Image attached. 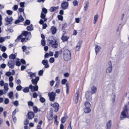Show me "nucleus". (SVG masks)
Wrapping results in <instances>:
<instances>
[{"mask_svg": "<svg viewBox=\"0 0 129 129\" xmlns=\"http://www.w3.org/2000/svg\"><path fill=\"white\" fill-rule=\"evenodd\" d=\"M88 91L93 94L96 93L97 91V88L95 86H92L90 87V90Z\"/></svg>", "mask_w": 129, "mask_h": 129, "instance_id": "nucleus-7", "label": "nucleus"}, {"mask_svg": "<svg viewBox=\"0 0 129 129\" xmlns=\"http://www.w3.org/2000/svg\"><path fill=\"white\" fill-rule=\"evenodd\" d=\"M50 105L53 107L54 109L55 112H57L59 109V105L56 102H55L53 103H51Z\"/></svg>", "mask_w": 129, "mask_h": 129, "instance_id": "nucleus-6", "label": "nucleus"}, {"mask_svg": "<svg viewBox=\"0 0 129 129\" xmlns=\"http://www.w3.org/2000/svg\"><path fill=\"white\" fill-rule=\"evenodd\" d=\"M47 10L45 8H43L42 10V12L44 13L45 14H46L47 13Z\"/></svg>", "mask_w": 129, "mask_h": 129, "instance_id": "nucleus-38", "label": "nucleus"}, {"mask_svg": "<svg viewBox=\"0 0 129 129\" xmlns=\"http://www.w3.org/2000/svg\"><path fill=\"white\" fill-rule=\"evenodd\" d=\"M41 44L43 46H44L45 44V40H42L41 41Z\"/></svg>", "mask_w": 129, "mask_h": 129, "instance_id": "nucleus-47", "label": "nucleus"}, {"mask_svg": "<svg viewBox=\"0 0 129 129\" xmlns=\"http://www.w3.org/2000/svg\"><path fill=\"white\" fill-rule=\"evenodd\" d=\"M7 48L6 47H5L4 46H2L1 47V50L3 52H5Z\"/></svg>", "mask_w": 129, "mask_h": 129, "instance_id": "nucleus-34", "label": "nucleus"}, {"mask_svg": "<svg viewBox=\"0 0 129 129\" xmlns=\"http://www.w3.org/2000/svg\"><path fill=\"white\" fill-rule=\"evenodd\" d=\"M68 3L66 2H63L61 4V7L62 9L64 10L67 9L68 6Z\"/></svg>", "mask_w": 129, "mask_h": 129, "instance_id": "nucleus-8", "label": "nucleus"}, {"mask_svg": "<svg viewBox=\"0 0 129 129\" xmlns=\"http://www.w3.org/2000/svg\"><path fill=\"white\" fill-rule=\"evenodd\" d=\"M14 63L13 61H12L11 63V64H10L9 66V67L11 68H14Z\"/></svg>", "mask_w": 129, "mask_h": 129, "instance_id": "nucleus-31", "label": "nucleus"}, {"mask_svg": "<svg viewBox=\"0 0 129 129\" xmlns=\"http://www.w3.org/2000/svg\"><path fill=\"white\" fill-rule=\"evenodd\" d=\"M13 92H10L9 94V96L10 98H11L13 96Z\"/></svg>", "mask_w": 129, "mask_h": 129, "instance_id": "nucleus-59", "label": "nucleus"}, {"mask_svg": "<svg viewBox=\"0 0 129 129\" xmlns=\"http://www.w3.org/2000/svg\"><path fill=\"white\" fill-rule=\"evenodd\" d=\"M47 116V118L49 120H52L53 118L52 113L51 112L48 114Z\"/></svg>", "mask_w": 129, "mask_h": 129, "instance_id": "nucleus-17", "label": "nucleus"}, {"mask_svg": "<svg viewBox=\"0 0 129 129\" xmlns=\"http://www.w3.org/2000/svg\"><path fill=\"white\" fill-rule=\"evenodd\" d=\"M16 55V53L11 54L9 56V58L10 59H14L15 58Z\"/></svg>", "mask_w": 129, "mask_h": 129, "instance_id": "nucleus-27", "label": "nucleus"}, {"mask_svg": "<svg viewBox=\"0 0 129 129\" xmlns=\"http://www.w3.org/2000/svg\"><path fill=\"white\" fill-rule=\"evenodd\" d=\"M55 61V59L53 57H51L49 60V61L50 63H53Z\"/></svg>", "mask_w": 129, "mask_h": 129, "instance_id": "nucleus-32", "label": "nucleus"}, {"mask_svg": "<svg viewBox=\"0 0 129 129\" xmlns=\"http://www.w3.org/2000/svg\"><path fill=\"white\" fill-rule=\"evenodd\" d=\"M2 56L4 58H6L7 57L8 55L6 53H4L3 54Z\"/></svg>", "mask_w": 129, "mask_h": 129, "instance_id": "nucleus-51", "label": "nucleus"}, {"mask_svg": "<svg viewBox=\"0 0 129 129\" xmlns=\"http://www.w3.org/2000/svg\"><path fill=\"white\" fill-rule=\"evenodd\" d=\"M5 38H3L2 37H0V43H2L5 41Z\"/></svg>", "mask_w": 129, "mask_h": 129, "instance_id": "nucleus-48", "label": "nucleus"}, {"mask_svg": "<svg viewBox=\"0 0 129 129\" xmlns=\"http://www.w3.org/2000/svg\"><path fill=\"white\" fill-rule=\"evenodd\" d=\"M51 31L52 34H54L56 33V29L55 27L52 26L51 28Z\"/></svg>", "mask_w": 129, "mask_h": 129, "instance_id": "nucleus-24", "label": "nucleus"}, {"mask_svg": "<svg viewBox=\"0 0 129 129\" xmlns=\"http://www.w3.org/2000/svg\"><path fill=\"white\" fill-rule=\"evenodd\" d=\"M16 65L18 66H19L21 65V63L19 61H17L16 62Z\"/></svg>", "mask_w": 129, "mask_h": 129, "instance_id": "nucleus-63", "label": "nucleus"}, {"mask_svg": "<svg viewBox=\"0 0 129 129\" xmlns=\"http://www.w3.org/2000/svg\"><path fill=\"white\" fill-rule=\"evenodd\" d=\"M43 71L42 70H40L39 72V76H41L43 74Z\"/></svg>", "mask_w": 129, "mask_h": 129, "instance_id": "nucleus-57", "label": "nucleus"}, {"mask_svg": "<svg viewBox=\"0 0 129 129\" xmlns=\"http://www.w3.org/2000/svg\"><path fill=\"white\" fill-rule=\"evenodd\" d=\"M58 19L61 20H63V16L61 15H58Z\"/></svg>", "mask_w": 129, "mask_h": 129, "instance_id": "nucleus-49", "label": "nucleus"}, {"mask_svg": "<svg viewBox=\"0 0 129 129\" xmlns=\"http://www.w3.org/2000/svg\"><path fill=\"white\" fill-rule=\"evenodd\" d=\"M49 45L53 48H56L58 45L57 40L54 39L52 40H49Z\"/></svg>", "mask_w": 129, "mask_h": 129, "instance_id": "nucleus-4", "label": "nucleus"}, {"mask_svg": "<svg viewBox=\"0 0 129 129\" xmlns=\"http://www.w3.org/2000/svg\"><path fill=\"white\" fill-rule=\"evenodd\" d=\"M107 67L112 68V63L111 61H110L108 62Z\"/></svg>", "mask_w": 129, "mask_h": 129, "instance_id": "nucleus-35", "label": "nucleus"}, {"mask_svg": "<svg viewBox=\"0 0 129 129\" xmlns=\"http://www.w3.org/2000/svg\"><path fill=\"white\" fill-rule=\"evenodd\" d=\"M112 70V68L107 67L106 70V72L107 73H109L111 72Z\"/></svg>", "mask_w": 129, "mask_h": 129, "instance_id": "nucleus-25", "label": "nucleus"}, {"mask_svg": "<svg viewBox=\"0 0 129 129\" xmlns=\"http://www.w3.org/2000/svg\"><path fill=\"white\" fill-rule=\"evenodd\" d=\"M98 18V15H96L94 16V21L93 22V23L94 24H95L96 23V22L97 21Z\"/></svg>", "mask_w": 129, "mask_h": 129, "instance_id": "nucleus-30", "label": "nucleus"}, {"mask_svg": "<svg viewBox=\"0 0 129 129\" xmlns=\"http://www.w3.org/2000/svg\"><path fill=\"white\" fill-rule=\"evenodd\" d=\"M111 126V121L109 120L107 122L106 125V129H110Z\"/></svg>", "mask_w": 129, "mask_h": 129, "instance_id": "nucleus-16", "label": "nucleus"}, {"mask_svg": "<svg viewBox=\"0 0 129 129\" xmlns=\"http://www.w3.org/2000/svg\"><path fill=\"white\" fill-rule=\"evenodd\" d=\"M58 8V7L57 6L56 7H52L50 9V11L51 12H53L55 11Z\"/></svg>", "mask_w": 129, "mask_h": 129, "instance_id": "nucleus-26", "label": "nucleus"}, {"mask_svg": "<svg viewBox=\"0 0 129 129\" xmlns=\"http://www.w3.org/2000/svg\"><path fill=\"white\" fill-rule=\"evenodd\" d=\"M42 63L44 65L48 63V62L47 60H43L42 61Z\"/></svg>", "mask_w": 129, "mask_h": 129, "instance_id": "nucleus-41", "label": "nucleus"}, {"mask_svg": "<svg viewBox=\"0 0 129 129\" xmlns=\"http://www.w3.org/2000/svg\"><path fill=\"white\" fill-rule=\"evenodd\" d=\"M30 21L29 20H27L26 21L25 23L24 24V25H29L30 24Z\"/></svg>", "mask_w": 129, "mask_h": 129, "instance_id": "nucleus-44", "label": "nucleus"}, {"mask_svg": "<svg viewBox=\"0 0 129 129\" xmlns=\"http://www.w3.org/2000/svg\"><path fill=\"white\" fill-rule=\"evenodd\" d=\"M101 47L98 45H96L95 47V50L96 54L100 50Z\"/></svg>", "mask_w": 129, "mask_h": 129, "instance_id": "nucleus-20", "label": "nucleus"}, {"mask_svg": "<svg viewBox=\"0 0 129 129\" xmlns=\"http://www.w3.org/2000/svg\"><path fill=\"white\" fill-rule=\"evenodd\" d=\"M69 38V37L63 36L62 37L61 39L64 42L67 41Z\"/></svg>", "mask_w": 129, "mask_h": 129, "instance_id": "nucleus-22", "label": "nucleus"}, {"mask_svg": "<svg viewBox=\"0 0 129 129\" xmlns=\"http://www.w3.org/2000/svg\"><path fill=\"white\" fill-rule=\"evenodd\" d=\"M14 105L16 106H17L19 104L18 102L17 101H16L13 103Z\"/></svg>", "mask_w": 129, "mask_h": 129, "instance_id": "nucleus-39", "label": "nucleus"}, {"mask_svg": "<svg viewBox=\"0 0 129 129\" xmlns=\"http://www.w3.org/2000/svg\"><path fill=\"white\" fill-rule=\"evenodd\" d=\"M39 77H36L35 79H32L31 80L32 83L34 84H37L39 80Z\"/></svg>", "mask_w": 129, "mask_h": 129, "instance_id": "nucleus-15", "label": "nucleus"}, {"mask_svg": "<svg viewBox=\"0 0 129 129\" xmlns=\"http://www.w3.org/2000/svg\"><path fill=\"white\" fill-rule=\"evenodd\" d=\"M30 76L31 77V78H33V77H35V74L34 73H29Z\"/></svg>", "mask_w": 129, "mask_h": 129, "instance_id": "nucleus-54", "label": "nucleus"}, {"mask_svg": "<svg viewBox=\"0 0 129 129\" xmlns=\"http://www.w3.org/2000/svg\"><path fill=\"white\" fill-rule=\"evenodd\" d=\"M89 122L88 120L86 118H82L79 122L81 123L82 124H87Z\"/></svg>", "mask_w": 129, "mask_h": 129, "instance_id": "nucleus-9", "label": "nucleus"}, {"mask_svg": "<svg viewBox=\"0 0 129 129\" xmlns=\"http://www.w3.org/2000/svg\"><path fill=\"white\" fill-rule=\"evenodd\" d=\"M79 92L77 91L76 94V97L74 100V101L76 103L78 102V99H79Z\"/></svg>", "mask_w": 129, "mask_h": 129, "instance_id": "nucleus-19", "label": "nucleus"}, {"mask_svg": "<svg viewBox=\"0 0 129 129\" xmlns=\"http://www.w3.org/2000/svg\"><path fill=\"white\" fill-rule=\"evenodd\" d=\"M24 20V19L21 14L19 15L18 18V19L15 21V24H17L20 22Z\"/></svg>", "mask_w": 129, "mask_h": 129, "instance_id": "nucleus-12", "label": "nucleus"}, {"mask_svg": "<svg viewBox=\"0 0 129 129\" xmlns=\"http://www.w3.org/2000/svg\"><path fill=\"white\" fill-rule=\"evenodd\" d=\"M85 105L86 107H90L91 106V105L90 103L88 102H86L85 103Z\"/></svg>", "mask_w": 129, "mask_h": 129, "instance_id": "nucleus-29", "label": "nucleus"}, {"mask_svg": "<svg viewBox=\"0 0 129 129\" xmlns=\"http://www.w3.org/2000/svg\"><path fill=\"white\" fill-rule=\"evenodd\" d=\"M29 34L30 35V32L28 33L27 31H24L23 32L22 35H20L17 38L16 40H17L18 39H19V38H21L23 35L24 36H26L28 34Z\"/></svg>", "mask_w": 129, "mask_h": 129, "instance_id": "nucleus-14", "label": "nucleus"}, {"mask_svg": "<svg viewBox=\"0 0 129 129\" xmlns=\"http://www.w3.org/2000/svg\"><path fill=\"white\" fill-rule=\"evenodd\" d=\"M66 117H62L61 119V122L62 123H64L66 121Z\"/></svg>", "mask_w": 129, "mask_h": 129, "instance_id": "nucleus-36", "label": "nucleus"}, {"mask_svg": "<svg viewBox=\"0 0 129 129\" xmlns=\"http://www.w3.org/2000/svg\"><path fill=\"white\" fill-rule=\"evenodd\" d=\"M18 110L17 109H15V110L13 111V112L12 113V117H13V116H14L16 114V112L18 111Z\"/></svg>", "mask_w": 129, "mask_h": 129, "instance_id": "nucleus-33", "label": "nucleus"}, {"mask_svg": "<svg viewBox=\"0 0 129 129\" xmlns=\"http://www.w3.org/2000/svg\"><path fill=\"white\" fill-rule=\"evenodd\" d=\"M18 8V6L17 5H14L12 9L14 10H16Z\"/></svg>", "mask_w": 129, "mask_h": 129, "instance_id": "nucleus-46", "label": "nucleus"}, {"mask_svg": "<svg viewBox=\"0 0 129 129\" xmlns=\"http://www.w3.org/2000/svg\"><path fill=\"white\" fill-rule=\"evenodd\" d=\"M46 14H43L42 12L40 15V17L41 18L44 19V21H46L47 20V19L45 18Z\"/></svg>", "mask_w": 129, "mask_h": 129, "instance_id": "nucleus-21", "label": "nucleus"}, {"mask_svg": "<svg viewBox=\"0 0 129 129\" xmlns=\"http://www.w3.org/2000/svg\"><path fill=\"white\" fill-rule=\"evenodd\" d=\"M24 9L22 8H19L18 9L19 11L20 12H23Z\"/></svg>", "mask_w": 129, "mask_h": 129, "instance_id": "nucleus-64", "label": "nucleus"}, {"mask_svg": "<svg viewBox=\"0 0 129 129\" xmlns=\"http://www.w3.org/2000/svg\"><path fill=\"white\" fill-rule=\"evenodd\" d=\"M13 83L12 82H10L9 83V85L11 88L13 86Z\"/></svg>", "mask_w": 129, "mask_h": 129, "instance_id": "nucleus-62", "label": "nucleus"}, {"mask_svg": "<svg viewBox=\"0 0 129 129\" xmlns=\"http://www.w3.org/2000/svg\"><path fill=\"white\" fill-rule=\"evenodd\" d=\"M28 105L29 106H32L33 105V103L32 101H30L28 102Z\"/></svg>", "mask_w": 129, "mask_h": 129, "instance_id": "nucleus-55", "label": "nucleus"}, {"mask_svg": "<svg viewBox=\"0 0 129 129\" xmlns=\"http://www.w3.org/2000/svg\"><path fill=\"white\" fill-rule=\"evenodd\" d=\"M44 22L45 21H44V20H43L42 19H41L40 20V21H39V23L40 24H42L44 23Z\"/></svg>", "mask_w": 129, "mask_h": 129, "instance_id": "nucleus-61", "label": "nucleus"}, {"mask_svg": "<svg viewBox=\"0 0 129 129\" xmlns=\"http://www.w3.org/2000/svg\"><path fill=\"white\" fill-rule=\"evenodd\" d=\"M48 95L49 98V99L50 101L52 102L54 101L56 96L55 93L53 92H49Z\"/></svg>", "mask_w": 129, "mask_h": 129, "instance_id": "nucleus-5", "label": "nucleus"}, {"mask_svg": "<svg viewBox=\"0 0 129 129\" xmlns=\"http://www.w3.org/2000/svg\"><path fill=\"white\" fill-rule=\"evenodd\" d=\"M38 94L35 92L33 93V96L34 98H37L38 96Z\"/></svg>", "mask_w": 129, "mask_h": 129, "instance_id": "nucleus-52", "label": "nucleus"}, {"mask_svg": "<svg viewBox=\"0 0 129 129\" xmlns=\"http://www.w3.org/2000/svg\"><path fill=\"white\" fill-rule=\"evenodd\" d=\"M32 24L30 25V26H28L26 28L28 30L31 31L33 30V28L32 27Z\"/></svg>", "mask_w": 129, "mask_h": 129, "instance_id": "nucleus-28", "label": "nucleus"}, {"mask_svg": "<svg viewBox=\"0 0 129 129\" xmlns=\"http://www.w3.org/2000/svg\"><path fill=\"white\" fill-rule=\"evenodd\" d=\"M29 88H30L31 91L33 92L35 91H37L38 89V86L37 85H36L35 86H33L31 84L29 85V87H26L23 90V92L25 93L28 92L29 91Z\"/></svg>", "mask_w": 129, "mask_h": 129, "instance_id": "nucleus-2", "label": "nucleus"}, {"mask_svg": "<svg viewBox=\"0 0 129 129\" xmlns=\"http://www.w3.org/2000/svg\"><path fill=\"white\" fill-rule=\"evenodd\" d=\"M92 94L89 91H87L86 92L85 97L86 99L89 100L91 99V95Z\"/></svg>", "mask_w": 129, "mask_h": 129, "instance_id": "nucleus-10", "label": "nucleus"}, {"mask_svg": "<svg viewBox=\"0 0 129 129\" xmlns=\"http://www.w3.org/2000/svg\"><path fill=\"white\" fill-rule=\"evenodd\" d=\"M63 57L64 59L66 61H68L71 58V53L68 50H64L63 52Z\"/></svg>", "mask_w": 129, "mask_h": 129, "instance_id": "nucleus-3", "label": "nucleus"}, {"mask_svg": "<svg viewBox=\"0 0 129 129\" xmlns=\"http://www.w3.org/2000/svg\"><path fill=\"white\" fill-rule=\"evenodd\" d=\"M28 120L27 119H26L25 120L24 122V124L25 125H27L28 123Z\"/></svg>", "mask_w": 129, "mask_h": 129, "instance_id": "nucleus-58", "label": "nucleus"}, {"mask_svg": "<svg viewBox=\"0 0 129 129\" xmlns=\"http://www.w3.org/2000/svg\"><path fill=\"white\" fill-rule=\"evenodd\" d=\"M13 20V19L12 17H10V18H9V24H10L12 23L11 22Z\"/></svg>", "mask_w": 129, "mask_h": 129, "instance_id": "nucleus-50", "label": "nucleus"}, {"mask_svg": "<svg viewBox=\"0 0 129 129\" xmlns=\"http://www.w3.org/2000/svg\"><path fill=\"white\" fill-rule=\"evenodd\" d=\"M128 110L127 109V107L126 105H125L123 108V110L121 113V119L123 118H128Z\"/></svg>", "mask_w": 129, "mask_h": 129, "instance_id": "nucleus-1", "label": "nucleus"}, {"mask_svg": "<svg viewBox=\"0 0 129 129\" xmlns=\"http://www.w3.org/2000/svg\"><path fill=\"white\" fill-rule=\"evenodd\" d=\"M91 110L90 109V107H86L84 109V111L86 113H88L90 112Z\"/></svg>", "mask_w": 129, "mask_h": 129, "instance_id": "nucleus-23", "label": "nucleus"}, {"mask_svg": "<svg viewBox=\"0 0 129 129\" xmlns=\"http://www.w3.org/2000/svg\"><path fill=\"white\" fill-rule=\"evenodd\" d=\"M5 20L6 22V23H5V25H8V17H7L5 19Z\"/></svg>", "mask_w": 129, "mask_h": 129, "instance_id": "nucleus-45", "label": "nucleus"}, {"mask_svg": "<svg viewBox=\"0 0 129 129\" xmlns=\"http://www.w3.org/2000/svg\"><path fill=\"white\" fill-rule=\"evenodd\" d=\"M24 2H21L20 3V5L21 7H24Z\"/></svg>", "mask_w": 129, "mask_h": 129, "instance_id": "nucleus-60", "label": "nucleus"}, {"mask_svg": "<svg viewBox=\"0 0 129 129\" xmlns=\"http://www.w3.org/2000/svg\"><path fill=\"white\" fill-rule=\"evenodd\" d=\"M67 80L66 79H64L62 80L61 81V83L62 84H65Z\"/></svg>", "mask_w": 129, "mask_h": 129, "instance_id": "nucleus-53", "label": "nucleus"}, {"mask_svg": "<svg viewBox=\"0 0 129 129\" xmlns=\"http://www.w3.org/2000/svg\"><path fill=\"white\" fill-rule=\"evenodd\" d=\"M33 110L36 113H37L38 111V108L36 107H33Z\"/></svg>", "mask_w": 129, "mask_h": 129, "instance_id": "nucleus-56", "label": "nucleus"}, {"mask_svg": "<svg viewBox=\"0 0 129 129\" xmlns=\"http://www.w3.org/2000/svg\"><path fill=\"white\" fill-rule=\"evenodd\" d=\"M22 88V87L21 85H19L16 87V89L17 90L19 91L21 90Z\"/></svg>", "mask_w": 129, "mask_h": 129, "instance_id": "nucleus-40", "label": "nucleus"}, {"mask_svg": "<svg viewBox=\"0 0 129 129\" xmlns=\"http://www.w3.org/2000/svg\"><path fill=\"white\" fill-rule=\"evenodd\" d=\"M82 43V42L81 41H79L77 43L75 47L76 51H78L80 50Z\"/></svg>", "mask_w": 129, "mask_h": 129, "instance_id": "nucleus-11", "label": "nucleus"}, {"mask_svg": "<svg viewBox=\"0 0 129 129\" xmlns=\"http://www.w3.org/2000/svg\"><path fill=\"white\" fill-rule=\"evenodd\" d=\"M73 5L74 6H77L78 5V2L76 0H74L73 2Z\"/></svg>", "mask_w": 129, "mask_h": 129, "instance_id": "nucleus-43", "label": "nucleus"}, {"mask_svg": "<svg viewBox=\"0 0 129 129\" xmlns=\"http://www.w3.org/2000/svg\"><path fill=\"white\" fill-rule=\"evenodd\" d=\"M40 101L42 103H44L45 101V99L44 98L41 97L40 98Z\"/></svg>", "mask_w": 129, "mask_h": 129, "instance_id": "nucleus-37", "label": "nucleus"}, {"mask_svg": "<svg viewBox=\"0 0 129 129\" xmlns=\"http://www.w3.org/2000/svg\"><path fill=\"white\" fill-rule=\"evenodd\" d=\"M28 118L29 119H31L34 118V113L31 111L28 112L27 114Z\"/></svg>", "mask_w": 129, "mask_h": 129, "instance_id": "nucleus-13", "label": "nucleus"}, {"mask_svg": "<svg viewBox=\"0 0 129 129\" xmlns=\"http://www.w3.org/2000/svg\"><path fill=\"white\" fill-rule=\"evenodd\" d=\"M59 56V52L58 51L55 52V53L54 55L55 57L56 58H57Z\"/></svg>", "mask_w": 129, "mask_h": 129, "instance_id": "nucleus-42", "label": "nucleus"}, {"mask_svg": "<svg viewBox=\"0 0 129 129\" xmlns=\"http://www.w3.org/2000/svg\"><path fill=\"white\" fill-rule=\"evenodd\" d=\"M89 5V3L88 2H86L84 5V10L85 11H86L88 9V7Z\"/></svg>", "mask_w": 129, "mask_h": 129, "instance_id": "nucleus-18", "label": "nucleus"}]
</instances>
